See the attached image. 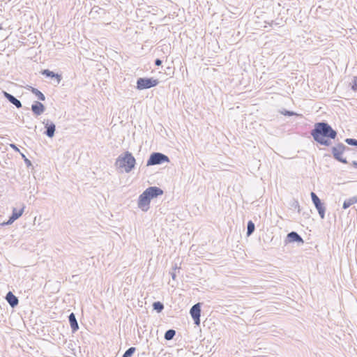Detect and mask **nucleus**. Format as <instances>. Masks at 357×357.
I'll return each mask as SVG.
<instances>
[{
    "label": "nucleus",
    "mask_w": 357,
    "mask_h": 357,
    "mask_svg": "<svg viewBox=\"0 0 357 357\" xmlns=\"http://www.w3.org/2000/svg\"><path fill=\"white\" fill-rule=\"evenodd\" d=\"M153 310H155L157 312H161L164 309V304L160 301L153 302Z\"/></svg>",
    "instance_id": "aec40b11"
},
{
    "label": "nucleus",
    "mask_w": 357,
    "mask_h": 357,
    "mask_svg": "<svg viewBox=\"0 0 357 357\" xmlns=\"http://www.w3.org/2000/svg\"><path fill=\"white\" fill-rule=\"evenodd\" d=\"M41 74L43 75H45L47 77H50L52 79L55 78L56 79L57 84H59L62 79V77L61 75H59L58 73H55L54 72L51 71L49 69H45V70H42Z\"/></svg>",
    "instance_id": "4468645a"
},
{
    "label": "nucleus",
    "mask_w": 357,
    "mask_h": 357,
    "mask_svg": "<svg viewBox=\"0 0 357 357\" xmlns=\"http://www.w3.org/2000/svg\"><path fill=\"white\" fill-rule=\"evenodd\" d=\"M135 157L128 151L119 155L115 162V165L119 168L123 169L126 173L130 172L135 168Z\"/></svg>",
    "instance_id": "f03ea898"
},
{
    "label": "nucleus",
    "mask_w": 357,
    "mask_h": 357,
    "mask_svg": "<svg viewBox=\"0 0 357 357\" xmlns=\"http://www.w3.org/2000/svg\"><path fill=\"white\" fill-rule=\"evenodd\" d=\"M22 155V158L24 159V161L27 167L32 166V163L30 160H29L24 153H20Z\"/></svg>",
    "instance_id": "c85d7f7f"
},
{
    "label": "nucleus",
    "mask_w": 357,
    "mask_h": 357,
    "mask_svg": "<svg viewBox=\"0 0 357 357\" xmlns=\"http://www.w3.org/2000/svg\"><path fill=\"white\" fill-rule=\"evenodd\" d=\"M255 229V223L252 220H249L247 224V236H249L253 234Z\"/></svg>",
    "instance_id": "412c9836"
},
{
    "label": "nucleus",
    "mask_w": 357,
    "mask_h": 357,
    "mask_svg": "<svg viewBox=\"0 0 357 357\" xmlns=\"http://www.w3.org/2000/svg\"><path fill=\"white\" fill-rule=\"evenodd\" d=\"M1 29H2V26H1V25L0 24V30H1Z\"/></svg>",
    "instance_id": "f704fd0d"
},
{
    "label": "nucleus",
    "mask_w": 357,
    "mask_h": 357,
    "mask_svg": "<svg viewBox=\"0 0 357 357\" xmlns=\"http://www.w3.org/2000/svg\"><path fill=\"white\" fill-rule=\"evenodd\" d=\"M45 107L40 102L34 101L31 105V111L36 116L42 114L45 112Z\"/></svg>",
    "instance_id": "9b49d317"
},
{
    "label": "nucleus",
    "mask_w": 357,
    "mask_h": 357,
    "mask_svg": "<svg viewBox=\"0 0 357 357\" xmlns=\"http://www.w3.org/2000/svg\"><path fill=\"white\" fill-rule=\"evenodd\" d=\"M310 135L318 144L328 146L331 144V140L336 138L337 132L328 123L323 121L314 123Z\"/></svg>",
    "instance_id": "f257e3e1"
},
{
    "label": "nucleus",
    "mask_w": 357,
    "mask_h": 357,
    "mask_svg": "<svg viewBox=\"0 0 357 357\" xmlns=\"http://www.w3.org/2000/svg\"><path fill=\"white\" fill-rule=\"evenodd\" d=\"M176 335V331L174 329H169L165 333L164 338L166 340H172Z\"/></svg>",
    "instance_id": "4be33fe9"
},
{
    "label": "nucleus",
    "mask_w": 357,
    "mask_h": 357,
    "mask_svg": "<svg viewBox=\"0 0 357 357\" xmlns=\"http://www.w3.org/2000/svg\"><path fill=\"white\" fill-rule=\"evenodd\" d=\"M286 241L289 243H303V239L296 231H291L287 235Z\"/></svg>",
    "instance_id": "f8f14e48"
},
{
    "label": "nucleus",
    "mask_w": 357,
    "mask_h": 357,
    "mask_svg": "<svg viewBox=\"0 0 357 357\" xmlns=\"http://www.w3.org/2000/svg\"><path fill=\"white\" fill-rule=\"evenodd\" d=\"M29 89L31 91V93L33 94H34L37 97V98L39 100H41V101L45 100V95L40 91H39L38 89L34 88L33 86H29Z\"/></svg>",
    "instance_id": "f3484780"
},
{
    "label": "nucleus",
    "mask_w": 357,
    "mask_h": 357,
    "mask_svg": "<svg viewBox=\"0 0 357 357\" xmlns=\"http://www.w3.org/2000/svg\"><path fill=\"white\" fill-rule=\"evenodd\" d=\"M356 202H357V198L356 197H351L344 202L342 208L344 209H347Z\"/></svg>",
    "instance_id": "a211bd4d"
},
{
    "label": "nucleus",
    "mask_w": 357,
    "mask_h": 357,
    "mask_svg": "<svg viewBox=\"0 0 357 357\" xmlns=\"http://www.w3.org/2000/svg\"><path fill=\"white\" fill-rule=\"evenodd\" d=\"M158 84V79L153 77H140L137 80L136 88L138 90L148 89L156 86Z\"/></svg>",
    "instance_id": "39448f33"
},
{
    "label": "nucleus",
    "mask_w": 357,
    "mask_h": 357,
    "mask_svg": "<svg viewBox=\"0 0 357 357\" xmlns=\"http://www.w3.org/2000/svg\"><path fill=\"white\" fill-rule=\"evenodd\" d=\"M145 193L147 196L149 197L151 199L158 197L160 195H163V190L157 186H151L146 188L144 190Z\"/></svg>",
    "instance_id": "9d476101"
},
{
    "label": "nucleus",
    "mask_w": 357,
    "mask_h": 357,
    "mask_svg": "<svg viewBox=\"0 0 357 357\" xmlns=\"http://www.w3.org/2000/svg\"><path fill=\"white\" fill-rule=\"evenodd\" d=\"M155 63V65L157 66H160L162 63V61L161 59H156L154 61Z\"/></svg>",
    "instance_id": "7c9ffc66"
},
{
    "label": "nucleus",
    "mask_w": 357,
    "mask_h": 357,
    "mask_svg": "<svg viewBox=\"0 0 357 357\" xmlns=\"http://www.w3.org/2000/svg\"><path fill=\"white\" fill-rule=\"evenodd\" d=\"M172 269H173V271H171L169 273H170V275H171V276H172V280H176V273H175V271H176V269H180V268H178V267L177 266V264H174V266L172 267Z\"/></svg>",
    "instance_id": "bb28decb"
},
{
    "label": "nucleus",
    "mask_w": 357,
    "mask_h": 357,
    "mask_svg": "<svg viewBox=\"0 0 357 357\" xmlns=\"http://www.w3.org/2000/svg\"><path fill=\"white\" fill-rule=\"evenodd\" d=\"M6 300L12 307H15L18 305L19 300L11 291H8L6 296Z\"/></svg>",
    "instance_id": "2eb2a0df"
},
{
    "label": "nucleus",
    "mask_w": 357,
    "mask_h": 357,
    "mask_svg": "<svg viewBox=\"0 0 357 357\" xmlns=\"http://www.w3.org/2000/svg\"><path fill=\"white\" fill-rule=\"evenodd\" d=\"M291 207L294 209H297L298 212H300L301 211L299 203L296 200H293V202L291 203Z\"/></svg>",
    "instance_id": "cd10ccee"
},
{
    "label": "nucleus",
    "mask_w": 357,
    "mask_h": 357,
    "mask_svg": "<svg viewBox=\"0 0 357 357\" xmlns=\"http://www.w3.org/2000/svg\"><path fill=\"white\" fill-rule=\"evenodd\" d=\"M201 307L202 303H197L192 305L190 310V314L194 321V324L197 326L200 325Z\"/></svg>",
    "instance_id": "0eeeda50"
},
{
    "label": "nucleus",
    "mask_w": 357,
    "mask_h": 357,
    "mask_svg": "<svg viewBox=\"0 0 357 357\" xmlns=\"http://www.w3.org/2000/svg\"><path fill=\"white\" fill-rule=\"evenodd\" d=\"M281 113L283 115L288 116H297L298 115L296 112H294L293 111L287 110V109H284L283 111L281 112Z\"/></svg>",
    "instance_id": "a878e982"
},
{
    "label": "nucleus",
    "mask_w": 357,
    "mask_h": 357,
    "mask_svg": "<svg viewBox=\"0 0 357 357\" xmlns=\"http://www.w3.org/2000/svg\"><path fill=\"white\" fill-rule=\"evenodd\" d=\"M345 142L350 146H357V139L354 138H347Z\"/></svg>",
    "instance_id": "393cba45"
},
{
    "label": "nucleus",
    "mask_w": 357,
    "mask_h": 357,
    "mask_svg": "<svg viewBox=\"0 0 357 357\" xmlns=\"http://www.w3.org/2000/svg\"><path fill=\"white\" fill-rule=\"evenodd\" d=\"M352 165H353L355 168H357V161H353V162H352Z\"/></svg>",
    "instance_id": "473e14b6"
},
{
    "label": "nucleus",
    "mask_w": 357,
    "mask_h": 357,
    "mask_svg": "<svg viewBox=\"0 0 357 357\" xmlns=\"http://www.w3.org/2000/svg\"><path fill=\"white\" fill-rule=\"evenodd\" d=\"M45 125V130L44 132V134L47 135L50 138H52L54 136L55 130H56V126L55 124L50 121V120H44L43 122Z\"/></svg>",
    "instance_id": "1a4fd4ad"
},
{
    "label": "nucleus",
    "mask_w": 357,
    "mask_h": 357,
    "mask_svg": "<svg viewBox=\"0 0 357 357\" xmlns=\"http://www.w3.org/2000/svg\"><path fill=\"white\" fill-rule=\"evenodd\" d=\"M169 162V158L167 155L160 152H153L146 162V166L161 165Z\"/></svg>",
    "instance_id": "20e7f679"
},
{
    "label": "nucleus",
    "mask_w": 357,
    "mask_h": 357,
    "mask_svg": "<svg viewBox=\"0 0 357 357\" xmlns=\"http://www.w3.org/2000/svg\"><path fill=\"white\" fill-rule=\"evenodd\" d=\"M24 206H23L20 210H17V208H13V211H12V214H11L12 218L17 220L20 217L22 216V213L24 212Z\"/></svg>",
    "instance_id": "6ab92c4d"
},
{
    "label": "nucleus",
    "mask_w": 357,
    "mask_h": 357,
    "mask_svg": "<svg viewBox=\"0 0 357 357\" xmlns=\"http://www.w3.org/2000/svg\"><path fill=\"white\" fill-rule=\"evenodd\" d=\"M69 324L73 333H75L79 329V325L75 317V314L73 312H71L68 316Z\"/></svg>",
    "instance_id": "dca6fc26"
},
{
    "label": "nucleus",
    "mask_w": 357,
    "mask_h": 357,
    "mask_svg": "<svg viewBox=\"0 0 357 357\" xmlns=\"http://www.w3.org/2000/svg\"><path fill=\"white\" fill-rule=\"evenodd\" d=\"M135 350H136L135 347H133L128 348L125 351V353L123 354L122 357H131L134 354Z\"/></svg>",
    "instance_id": "5701e85b"
},
{
    "label": "nucleus",
    "mask_w": 357,
    "mask_h": 357,
    "mask_svg": "<svg viewBox=\"0 0 357 357\" xmlns=\"http://www.w3.org/2000/svg\"><path fill=\"white\" fill-rule=\"evenodd\" d=\"M351 89L354 92H357V76H354L351 83Z\"/></svg>",
    "instance_id": "b1692460"
},
{
    "label": "nucleus",
    "mask_w": 357,
    "mask_h": 357,
    "mask_svg": "<svg viewBox=\"0 0 357 357\" xmlns=\"http://www.w3.org/2000/svg\"><path fill=\"white\" fill-rule=\"evenodd\" d=\"M303 215L304 216L307 217V218H308V217L310 216V215H309V214H308L307 213H305V212L303 213Z\"/></svg>",
    "instance_id": "72a5a7b5"
},
{
    "label": "nucleus",
    "mask_w": 357,
    "mask_h": 357,
    "mask_svg": "<svg viewBox=\"0 0 357 357\" xmlns=\"http://www.w3.org/2000/svg\"><path fill=\"white\" fill-rule=\"evenodd\" d=\"M10 146L15 150V151L20 152V149L17 148V146L15 144H10Z\"/></svg>",
    "instance_id": "2f4dec72"
},
{
    "label": "nucleus",
    "mask_w": 357,
    "mask_h": 357,
    "mask_svg": "<svg viewBox=\"0 0 357 357\" xmlns=\"http://www.w3.org/2000/svg\"><path fill=\"white\" fill-rule=\"evenodd\" d=\"M310 195L312 203L314 204L315 208H317L320 218L321 219H324L325 218L326 212V207L324 206V204L321 202V200L319 198V197L317 195L315 192H312Z\"/></svg>",
    "instance_id": "423d86ee"
},
{
    "label": "nucleus",
    "mask_w": 357,
    "mask_h": 357,
    "mask_svg": "<svg viewBox=\"0 0 357 357\" xmlns=\"http://www.w3.org/2000/svg\"><path fill=\"white\" fill-rule=\"evenodd\" d=\"M16 220L14 219V218H12V215H10L9 217V219L6 222H3V225H11L14 221H15Z\"/></svg>",
    "instance_id": "c756f323"
},
{
    "label": "nucleus",
    "mask_w": 357,
    "mask_h": 357,
    "mask_svg": "<svg viewBox=\"0 0 357 357\" xmlns=\"http://www.w3.org/2000/svg\"><path fill=\"white\" fill-rule=\"evenodd\" d=\"M351 150L349 146H345L344 144L339 142L336 146L331 148V152L333 158L338 162L347 164L348 162L345 158L342 156V153L346 151Z\"/></svg>",
    "instance_id": "7ed1b4c3"
},
{
    "label": "nucleus",
    "mask_w": 357,
    "mask_h": 357,
    "mask_svg": "<svg viewBox=\"0 0 357 357\" xmlns=\"http://www.w3.org/2000/svg\"><path fill=\"white\" fill-rule=\"evenodd\" d=\"M151 199L144 191L139 196L138 199V207L144 212H146L149 209Z\"/></svg>",
    "instance_id": "6e6552de"
},
{
    "label": "nucleus",
    "mask_w": 357,
    "mask_h": 357,
    "mask_svg": "<svg viewBox=\"0 0 357 357\" xmlns=\"http://www.w3.org/2000/svg\"><path fill=\"white\" fill-rule=\"evenodd\" d=\"M3 95L10 103L14 105L17 108L19 109L22 107L20 100H19L17 98H16L12 94H10L5 91H3Z\"/></svg>",
    "instance_id": "ddd939ff"
}]
</instances>
